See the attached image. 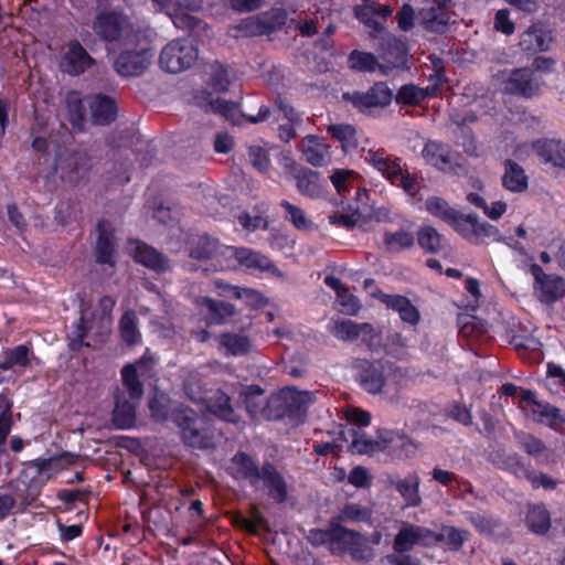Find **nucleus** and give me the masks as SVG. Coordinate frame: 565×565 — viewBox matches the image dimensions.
<instances>
[{"label":"nucleus","instance_id":"1","mask_svg":"<svg viewBox=\"0 0 565 565\" xmlns=\"http://www.w3.org/2000/svg\"><path fill=\"white\" fill-rule=\"evenodd\" d=\"M362 158L392 185L401 188L415 196L419 191V177L406 168L403 159L384 148H362Z\"/></svg>","mask_w":565,"mask_h":565},{"label":"nucleus","instance_id":"2","mask_svg":"<svg viewBox=\"0 0 565 565\" xmlns=\"http://www.w3.org/2000/svg\"><path fill=\"white\" fill-rule=\"evenodd\" d=\"M172 420L180 428L183 443L192 448L204 449L211 446L213 435L205 420L189 407L172 411Z\"/></svg>","mask_w":565,"mask_h":565},{"label":"nucleus","instance_id":"3","mask_svg":"<svg viewBox=\"0 0 565 565\" xmlns=\"http://www.w3.org/2000/svg\"><path fill=\"white\" fill-rule=\"evenodd\" d=\"M94 32L105 42L131 45L135 43V35L129 19L122 11H100L94 22Z\"/></svg>","mask_w":565,"mask_h":565},{"label":"nucleus","instance_id":"4","mask_svg":"<svg viewBox=\"0 0 565 565\" xmlns=\"http://www.w3.org/2000/svg\"><path fill=\"white\" fill-rule=\"evenodd\" d=\"M191 376L184 382V391L186 396L195 402H205L206 408L218 418L228 422L237 423L238 416L230 403V397L221 391H216L212 396H206L200 384L196 371H189Z\"/></svg>","mask_w":565,"mask_h":565},{"label":"nucleus","instance_id":"5","mask_svg":"<svg viewBox=\"0 0 565 565\" xmlns=\"http://www.w3.org/2000/svg\"><path fill=\"white\" fill-rule=\"evenodd\" d=\"M386 58L392 66L380 64L372 53L354 50L349 55V65L352 70L359 72H374L379 68L382 75H387L392 67H398L406 63V51L404 44L395 39L390 42V50L386 52Z\"/></svg>","mask_w":565,"mask_h":565},{"label":"nucleus","instance_id":"6","mask_svg":"<svg viewBox=\"0 0 565 565\" xmlns=\"http://www.w3.org/2000/svg\"><path fill=\"white\" fill-rule=\"evenodd\" d=\"M343 434L344 439L348 440L345 433ZM347 434L352 438L350 444L351 451L359 455H371L377 451L387 450L391 447H414L411 440H395L394 434L387 430L379 431L377 439L367 437L366 434L361 429L350 428Z\"/></svg>","mask_w":565,"mask_h":565},{"label":"nucleus","instance_id":"7","mask_svg":"<svg viewBox=\"0 0 565 565\" xmlns=\"http://www.w3.org/2000/svg\"><path fill=\"white\" fill-rule=\"evenodd\" d=\"M196 58L198 50L192 41L179 39L162 49L159 63L167 72L177 74L189 68Z\"/></svg>","mask_w":565,"mask_h":565},{"label":"nucleus","instance_id":"8","mask_svg":"<svg viewBox=\"0 0 565 565\" xmlns=\"http://www.w3.org/2000/svg\"><path fill=\"white\" fill-rule=\"evenodd\" d=\"M224 259L236 260L246 270L255 274H268L273 277H282L281 271L265 255L246 247H223L221 249Z\"/></svg>","mask_w":565,"mask_h":565},{"label":"nucleus","instance_id":"9","mask_svg":"<svg viewBox=\"0 0 565 565\" xmlns=\"http://www.w3.org/2000/svg\"><path fill=\"white\" fill-rule=\"evenodd\" d=\"M520 407L527 417L553 429L565 424V414L551 404L537 402L532 391L521 392Z\"/></svg>","mask_w":565,"mask_h":565},{"label":"nucleus","instance_id":"10","mask_svg":"<svg viewBox=\"0 0 565 565\" xmlns=\"http://www.w3.org/2000/svg\"><path fill=\"white\" fill-rule=\"evenodd\" d=\"M532 275L533 292L542 303L552 305L565 296V281L555 274H546L537 264L530 266Z\"/></svg>","mask_w":565,"mask_h":565},{"label":"nucleus","instance_id":"11","mask_svg":"<svg viewBox=\"0 0 565 565\" xmlns=\"http://www.w3.org/2000/svg\"><path fill=\"white\" fill-rule=\"evenodd\" d=\"M124 46L125 49L113 61L115 72L125 78L142 75L151 63L152 53L147 46L138 49H130V45Z\"/></svg>","mask_w":565,"mask_h":565},{"label":"nucleus","instance_id":"12","mask_svg":"<svg viewBox=\"0 0 565 565\" xmlns=\"http://www.w3.org/2000/svg\"><path fill=\"white\" fill-rule=\"evenodd\" d=\"M343 98L361 113L372 114L374 109L384 108L391 104L393 92L385 83L379 82L366 92L345 93Z\"/></svg>","mask_w":565,"mask_h":565},{"label":"nucleus","instance_id":"13","mask_svg":"<svg viewBox=\"0 0 565 565\" xmlns=\"http://www.w3.org/2000/svg\"><path fill=\"white\" fill-rule=\"evenodd\" d=\"M416 545L424 547L436 545L435 531L403 522L393 540L394 552H411Z\"/></svg>","mask_w":565,"mask_h":565},{"label":"nucleus","instance_id":"14","mask_svg":"<svg viewBox=\"0 0 565 565\" xmlns=\"http://www.w3.org/2000/svg\"><path fill=\"white\" fill-rule=\"evenodd\" d=\"M500 79L504 92L524 97L535 95L542 85L533 71L527 68L514 70L507 77L501 74Z\"/></svg>","mask_w":565,"mask_h":565},{"label":"nucleus","instance_id":"15","mask_svg":"<svg viewBox=\"0 0 565 565\" xmlns=\"http://www.w3.org/2000/svg\"><path fill=\"white\" fill-rule=\"evenodd\" d=\"M128 249L137 263L156 273H164L170 269L169 259L150 245L137 239H130L128 242Z\"/></svg>","mask_w":565,"mask_h":565},{"label":"nucleus","instance_id":"16","mask_svg":"<svg viewBox=\"0 0 565 565\" xmlns=\"http://www.w3.org/2000/svg\"><path fill=\"white\" fill-rule=\"evenodd\" d=\"M93 64L94 58L76 40L68 43L67 50L61 60L62 71L73 76L83 74Z\"/></svg>","mask_w":565,"mask_h":565},{"label":"nucleus","instance_id":"17","mask_svg":"<svg viewBox=\"0 0 565 565\" xmlns=\"http://www.w3.org/2000/svg\"><path fill=\"white\" fill-rule=\"evenodd\" d=\"M450 226L455 228L462 237L472 243H480L491 234V226L486 223H479L472 214H462L457 212Z\"/></svg>","mask_w":565,"mask_h":565},{"label":"nucleus","instance_id":"18","mask_svg":"<svg viewBox=\"0 0 565 565\" xmlns=\"http://www.w3.org/2000/svg\"><path fill=\"white\" fill-rule=\"evenodd\" d=\"M422 157L426 163L444 172L454 171L456 166L455 154L449 146L436 140H429L425 143Z\"/></svg>","mask_w":565,"mask_h":565},{"label":"nucleus","instance_id":"19","mask_svg":"<svg viewBox=\"0 0 565 565\" xmlns=\"http://www.w3.org/2000/svg\"><path fill=\"white\" fill-rule=\"evenodd\" d=\"M97 241L95 246L96 260L99 264L114 266L116 254L115 231L110 222L102 220L97 224Z\"/></svg>","mask_w":565,"mask_h":565},{"label":"nucleus","instance_id":"20","mask_svg":"<svg viewBox=\"0 0 565 565\" xmlns=\"http://www.w3.org/2000/svg\"><path fill=\"white\" fill-rule=\"evenodd\" d=\"M552 43V31L542 22L533 23L520 36V46L529 52L547 51Z\"/></svg>","mask_w":565,"mask_h":565},{"label":"nucleus","instance_id":"21","mask_svg":"<svg viewBox=\"0 0 565 565\" xmlns=\"http://www.w3.org/2000/svg\"><path fill=\"white\" fill-rule=\"evenodd\" d=\"M85 104L90 110L92 119L97 125H108L117 117V105L113 97L94 94L85 97Z\"/></svg>","mask_w":565,"mask_h":565},{"label":"nucleus","instance_id":"22","mask_svg":"<svg viewBox=\"0 0 565 565\" xmlns=\"http://www.w3.org/2000/svg\"><path fill=\"white\" fill-rule=\"evenodd\" d=\"M390 482L403 499L404 508H417L422 504L420 478L417 472H408L404 478L392 479Z\"/></svg>","mask_w":565,"mask_h":565},{"label":"nucleus","instance_id":"23","mask_svg":"<svg viewBox=\"0 0 565 565\" xmlns=\"http://www.w3.org/2000/svg\"><path fill=\"white\" fill-rule=\"evenodd\" d=\"M267 491L269 498L278 503H282L287 499V484L284 477L276 469V467L269 462L262 466L259 476V484Z\"/></svg>","mask_w":565,"mask_h":565},{"label":"nucleus","instance_id":"24","mask_svg":"<svg viewBox=\"0 0 565 565\" xmlns=\"http://www.w3.org/2000/svg\"><path fill=\"white\" fill-rule=\"evenodd\" d=\"M299 148L305 160L313 167H323L331 162L329 146L317 136H306Z\"/></svg>","mask_w":565,"mask_h":565},{"label":"nucleus","instance_id":"25","mask_svg":"<svg viewBox=\"0 0 565 565\" xmlns=\"http://www.w3.org/2000/svg\"><path fill=\"white\" fill-rule=\"evenodd\" d=\"M139 401L127 398L125 392L115 395V407L111 420L119 429H129L136 424V407Z\"/></svg>","mask_w":565,"mask_h":565},{"label":"nucleus","instance_id":"26","mask_svg":"<svg viewBox=\"0 0 565 565\" xmlns=\"http://www.w3.org/2000/svg\"><path fill=\"white\" fill-rule=\"evenodd\" d=\"M231 462L232 475L235 479L247 480L254 488L259 487L262 467L259 468L250 456L245 452H237Z\"/></svg>","mask_w":565,"mask_h":565},{"label":"nucleus","instance_id":"27","mask_svg":"<svg viewBox=\"0 0 565 565\" xmlns=\"http://www.w3.org/2000/svg\"><path fill=\"white\" fill-rule=\"evenodd\" d=\"M277 115L276 120L286 119V124H280L278 127L279 138L288 142L296 137V126L301 122L299 114L284 99L278 98L276 100Z\"/></svg>","mask_w":565,"mask_h":565},{"label":"nucleus","instance_id":"28","mask_svg":"<svg viewBox=\"0 0 565 565\" xmlns=\"http://www.w3.org/2000/svg\"><path fill=\"white\" fill-rule=\"evenodd\" d=\"M382 302L385 303L388 309L397 312L403 322L409 326L418 324L420 313L407 297L401 295H384Z\"/></svg>","mask_w":565,"mask_h":565},{"label":"nucleus","instance_id":"29","mask_svg":"<svg viewBox=\"0 0 565 565\" xmlns=\"http://www.w3.org/2000/svg\"><path fill=\"white\" fill-rule=\"evenodd\" d=\"M200 305L206 310V321L210 324H225L228 323L236 315L234 305L204 297L200 300Z\"/></svg>","mask_w":565,"mask_h":565},{"label":"nucleus","instance_id":"30","mask_svg":"<svg viewBox=\"0 0 565 565\" xmlns=\"http://www.w3.org/2000/svg\"><path fill=\"white\" fill-rule=\"evenodd\" d=\"M296 186L298 191L311 199H318L323 195L324 189L320 174L308 168H298L295 171Z\"/></svg>","mask_w":565,"mask_h":565},{"label":"nucleus","instance_id":"31","mask_svg":"<svg viewBox=\"0 0 565 565\" xmlns=\"http://www.w3.org/2000/svg\"><path fill=\"white\" fill-rule=\"evenodd\" d=\"M519 355L530 363H540L544 355L541 341L534 335L514 334L509 340Z\"/></svg>","mask_w":565,"mask_h":565},{"label":"nucleus","instance_id":"32","mask_svg":"<svg viewBox=\"0 0 565 565\" xmlns=\"http://www.w3.org/2000/svg\"><path fill=\"white\" fill-rule=\"evenodd\" d=\"M359 377L361 385L372 394L380 393L385 383L382 364L366 360L359 363Z\"/></svg>","mask_w":565,"mask_h":565},{"label":"nucleus","instance_id":"33","mask_svg":"<svg viewBox=\"0 0 565 565\" xmlns=\"http://www.w3.org/2000/svg\"><path fill=\"white\" fill-rule=\"evenodd\" d=\"M536 154L546 163L565 168V143L559 140H537L533 143Z\"/></svg>","mask_w":565,"mask_h":565},{"label":"nucleus","instance_id":"34","mask_svg":"<svg viewBox=\"0 0 565 565\" xmlns=\"http://www.w3.org/2000/svg\"><path fill=\"white\" fill-rule=\"evenodd\" d=\"M223 247L226 246L221 245L216 238L201 235L192 243L190 256L199 260L214 259L220 262L221 258H224L221 252Z\"/></svg>","mask_w":565,"mask_h":565},{"label":"nucleus","instance_id":"35","mask_svg":"<svg viewBox=\"0 0 565 565\" xmlns=\"http://www.w3.org/2000/svg\"><path fill=\"white\" fill-rule=\"evenodd\" d=\"M145 366L146 361L142 358L136 365L128 364L121 370L122 385L126 388L125 393L132 401H140L143 395V385L139 380V374H143L141 370Z\"/></svg>","mask_w":565,"mask_h":565},{"label":"nucleus","instance_id":"36","mask_svg":"<svg viewBox=\"0 0 565 565\" xmlns=\"http://www.w3.org/2000/svg\"><path fill=\"white\" fill-rule=\"evenodd\" d=\"M218 350L225 355H245L252 349L250 340L243 333L225 332L218 335Z\"/></svg>","mask_w":565,"mask_h":565},{"label":"nucleus","instance_id":"37","mask_svg":"<svg viewBox=\"0 0 565 565\" xmlns=\"http://www.w3.org/2000/svg\"><path fill=\"white\" fill-rule=\"evenodd\" d=\"M330 180L340 195L344 196L354 190L356 199L361 200L362 193H365V190L359 185L358 173L352 170L335 169L330 175Z\"/></svg>","mask_w":565,"mask_h":565},{"label":"nucleus","instance_id":"38","mask_svg":"<svg viewBox=\"0 0 565 565\" xmlns=\"http://www.w3.org/2000/svg\"><path fill=\"white\" fill-rule=\"evenodd\" d=\"M83 157L79 153L60 154L55 160L53 173L61 170V178L68 182H75L81 177Z\"/></svg>","mask_w":565,"mask_h":565},{"label":"nucleus","instance_id":"39","mask_svg":"<svg viewBox=\"0 0 565 565\" xmlns=\"http://www.w3.org/2000/svg\"><path fill=\"white\" fill-rule=\"evenodd\" d=\"M31 355L32 350L26 344L8 348L1 353L0 370L8 371L15 366L26 367Z\"/></svg>","mask_w":565,"mask_h":565},{"label":"nucleus","instance_id":"40","mask_svg":"<svg viewBox=\"0 0 565 565\" xmlns=\"http://www.w3.org/2000/svg\"><path fill=\"white\" fill-rule=\"evenodd\" d=\"M415 235L412 231L399 228L395 232L386 231L383 234V244L388 253L395 254L413 247Z\"/></svg>","mask_w":565,"mask_h":565},{"label":"nucleus","instance_id":"41","mask_svg":"<svg viewBox=\"0 0 565 565\" xmlns=\"http://www.w3.org/2000/svg\"><path fill=\"white\" fill-rule=\"evenodd\" d=\"M328 134L341 143L342 150L348 153L358 148V131L349 124H334L327 128Z\"/></svg>","mask_w":565,"mask_h":565},{"label":"nucleus","instance_id":"42","mask_svg":"<svg viewBox=\"0 0 565 565\" xmlns=\"http://www.w3.org/2000/svg\"><path fill=\"white\" fill-rule=\"evenodd\" d=\"M422 24L427 31L443 33L448 23L449 14L441 7H430L420 12Z\"/></svg>","mask_w":565,"mask_h":565},{"label":"nucleus","instance_id":"43","mask_svg":"<svg viewBox=\"0 0 565 565\" xmlns=\"http://www.w3.org/2000/svg\"><path fill=\"white\" fill-rule=\"evenodd\" d=\"M503 186L512 192H522L527 188V178L524 170L516 164L508 160L505 162V172L502 177Z\"/></svg>","mask_w":565,"mask_h":565},{"label":"nucleus","instance_id":"44","mask_svg":"<svg viewBox=\"0 0 565 565\" xmlns=\"http://www.w3.org/2000/svg\"><path fill=\"white\" fill-rule=\"evenodd\" d=\"M205 111L218 114L233 125L239 124L241 120L239 106L235 102H227L222 98H211L205 105Z\"/></svg>","mask_w":565,"mask_h":565},{"label":"nucleus","instance_id":"45","mask_svg":"<svg viewBox=\"0 0 565 565\" xmlns=\"http://www.w3.org/2000/svg\"><path fill=\"white\" fill-rule=\"evenodd\" d=\"M158 10L166 12L178 29H193L199 21L189 13H178L173 0H152Z\"/></svg>","mask_w":565,"mask_h":565},{"label":"nucleus","instance_id":"46","mask_svg":"<svg viewBox=\"0 0 565 565\" xmlns=\"http://www.w3.org/2000/svg\"><path fill=\"white\" fill-rule=\"evenodd\" d=\"M356 531L349 530L332 519V540L330 551L334 555L347 553L352 540L356 535Z\"/></svg>","mask_w":565,"mask_h":565},{"label":"nucleus","instance_id":"47","mask_svg":"<svg viewBox=\"0 0 565 565\" xmlns=\"http://www.w3.org/2000/svg\"><path fill=\"white\" fill-rule=\"evenodd\" d=\"M370 332V323H356L352 320H340L333 326L331 332L333 335L343 341H354L360 338L361 332Z\"/></svg>","mask_w":565,"mask_h":565},{"label":"nucleus","instance_id":"48","mask_svg":"<svg viewBox=\"0 0 565 565\" xmlns=\"http://www.w3.org/2000/svg\"><path fill=\"white\" fill-rule=\"evenodd\" d=\"M333 520L339 523H371L372 511L358 503H348Z\"/></svg>","mask_w":565,"mask_h":565},{"label":"nucleus","instance_id":"49","mask_svg":"<svg viewBox=\"0 0 565 565\" xmlns=\"http://www.w3.org/2000/svg\"><path fill=\"white\" fill-rule=\"evenodd\" d=\"M137 322V316L132 310L126 311L120 319V335L124 342L128 345H135L141 341V334L138 330Z\"/></svg>","mask_w":565,"mask_h":565},{"label":"nucleus","instance_id":"50","mask_svg":"<svg viewBox=\"0 0 565 565\" xmlns=\"http://www.w3.org/2000/svg\"><path fill=\"white\" fill-rule=\"evenodd\" d=\"M418 245L430 254H437L444 248V237L433 226H424L417 233Z\"/></svg>","mask_w":565,"mask_h":565},{"label":"nucleus","instance_id":"51","mask_svg":"<svg viewBox=\"0 0 565 565\" xmlns=\"http://www.w3.org/2000/svg\"><path fill=\"white\" fill-rule=\"evenodd\" d=\"M526 523L532 532L544 534L551 526L550 513L542 505H533L527 511Z\"/></svg>","mask_w":565,"mask_h":565},{"label":"nucleus","instance_id":"52","mask_svg":"<svg viewBox=\"0 0 565 565\" xmlns=\"http://www.w3.org/2000/svg\"><path fill=\"white\" fill-rule=\"evenodd\" d=\"M429 214L449 224L454 221L458 211L452 209L447 201L438 196H429L425 202Z\"/></svg>","mask_w":565,"mask_h":565},{"label":"nucleus","instance_id":"53","mask_svg":"<svg viewBox=\"0 0 565 565\" xmlns=\"http://www.w3.org/2000/svg\"><path fill=\"white\" fill-rule=\"evenodd\" d=\"M436 544L446 543L451 550L458 551L468 537V532L455 526L445 525L435 532Z\"/></svg>","mask_w":565,"mask_h":565},{"label":"nucleus","instance_id":"54","mask_svg":"<svg viewBox=\"0 0 565 565\" xmlns=\"http://www.w3.org/2000/svg\"><path fill=\"white\" fill-rule=\"evenodd\" d=\"M93 320L88 318L87 310L81 309V318L78 322L75 323L74 330L70 334L71 347L73 349H78L79 347L86 345L89 343L85 342V338L88 334V331L92 329Z\"/></svg>","mask_w":565,"mask_h":565},{"label":"nucleus","instance_id":"55","mask_svg":"<svg viewBox=\"0 0 565 565\" xmlns=\"http://www.w3.org/2000/svg\"><path fill=\"white\" fill-rule=\"evenodd\" d=\"M85 98L82 99L77 92H71L66 96L68 117L73 126L79 127L85 119Z\"/></svg>","mask_w":565,"mask_h":565},{"label":"nucleus","instance_id":"56","mask_svg":"<svg viewBox=\"0 0 565 565\" xmlns=\"http://www.w3.org/2000/svg\"><path fill=\"white\" fill-rule=\"evenodd\" d=\"M230 290L232 291V295L242 300L246 306L250 307L252 309H260L266 306L267 300L263 296L262 292L250 289V288H242V287H230Z\"/></svg>","mask_w":565,"mask_h":565},{"label":"nucleus","instance_id":"57","mask_svg":"<svg viewBox=\"0 0 565 565\" xmlns=\"http://www.w3.org/2000/svg\"><path fill=\"white\" fill-rule=\"evenodd\" d=\"M242 397L246 411L250 415H256L264 407V390L259 385H249L242 392Z\"/></svg>","mask_w":565,"mask_h":565},{"label":"nucleus","instance_id":"58","mask_svg":"<svg viewBox=\"0 0 565 565\" xmlns=\"http://www.w3.org/2000/svg\"><path fill=\"white\" fill-rule=\"evenodd\" d=\"M347 553L350 554L354 561L369 562L373 558L374 552L367 540L361 534L356 533L354 540H352Z\"/></svg>","mask_w":565,"mask_h":565},{"label":"nucleus","instance_id":"59","mask_svg":"<svg viewBox=\"0 0 565 565\" xmlns=\"http://www.w3.org/2000/svg\"><path fill=\"white\" fill-rule=\"evenodd\" d=\"M280 206L285 210V217L290 221L296 228L305 231L311 227L312 222L302 209L288 201H281Z\"/></svg>","mask_w":565,"mask_h":565},{"label":"nucleus","instance_id":"60","mask_svg":"<svg viewBox=\"0 0 565 565\" xmlns=\"http://www.w3.org/2000/svg\"><path fill=\"white\" fill-rule=\"evenodd\" d=\"M206 73L210 76V85L217 92H225L228 89L231 79L228 70L215 62L209 66V71Z\"/></svg>","mask_w":565,"mask_h":565},{"label":"nucleus","instance_id":"61","mask_svg":"<svg viewBox=\"0 0 565 565\" xmlns=\"http://www.w3.org/2000/svg\"><path fill=\"white\" fill-rule=\"evenodd\" d=\"M356 19L371 30V33H380L383 30L382 24L376 20L375 3L356 7Z\"/></svg>","mask_w":565,"mask_h":565},{"label":"nucleus","instance_id":"62","mask_svg":"<svg viewBox=\"0 0 565 565\" xmlns=\"http://www.w3.org/2000/svg\"><path fill=\"white\" fill-rule=\"evenodd\" d=\"M427 97V92L413 84L403 85L397 94L396 102L409 105L422 103Z\"/></svg>","mask_w":565,"mask_h":565},{"label":"nucleus","instance_id":"63","mask_svg":"<svg viewBox=\"0 0 565 565\" xmlns=\"http://www.w3.org/2000/svg\"><path fill=\"white\" fill-rule=\"evenodd\" d=\"M248 159L252 166L259 172H266L270 168V159L267 150L258 145L248 147Z\"/></svg>","mask_w":565,"mask_h":565},{"label":"nucleus","instance_id":"64","mask_svg":"<svg viewBox=\"0 0 565 565\" xmlns=\"http://www.w3.org/2000/svg\"><path fill=\"white\" fill-rule=\"evenodd\" d=\"M284 402L289 414H300L309 399L308 393L288 391L284 393Z\"/></svg>","mask_w":565,"mask_h":565}]
</instances>
